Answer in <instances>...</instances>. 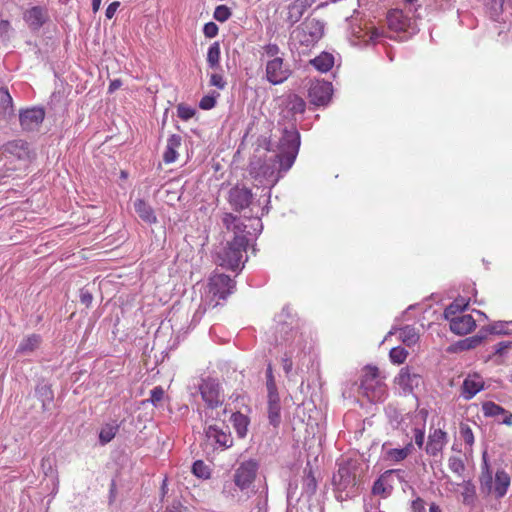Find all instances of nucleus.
Instances as JSON below:
<instances>
[{
  "instance_id": "1",
  "label": "nucleus",
  "mask_w": 512,
  "mask_h": 512,
  "mask_svg": "<svg viewBox=\"0 0 512 512\" xmlns=\"http://www.w3.org/2000/svg\"><path fill=\"white\" fill-rule=\"evenodd\" d=\"M33 160L27 142L14 140L3 145L0 155V177H10L16 171H25Z\"/></svg>"
},
{
  "instance_id": "2",
  "label": "nucleus",
  "mask_w": 512,
  "mask_h": 512,
  "mask_svg": "<svg viewBox=\"0 0 512 512\" xmlns=\"http://www.w3.org/2000/svg\"><path fill=\"white\" fill-rule=\"evenodd\" d=\"M298 153V144H292L288 151H283L265 158L263 163L258 161L251 162L252 172L256 177H263L272 181H277L282 172L288 171L296 159Z\"/></svg>"
},
{
  "instance_id": "3",
  "label": "nucleus",
  "mask_w": 512,
  "mask_h": 512,
  "mask_svg": "<svg viewBox=\"0 0 512 512\" xmlns=\"http://www.w3.org/2000/svg\"><path fill=\"white\" fill-rule=\"evenodd\" d=\"M248 246L246 235H235L232 241L218 253L219 265L230 270H236L242 264L243 255Z\"/></svg>"
},
{
  "instance_id": "4",
  "label": "nucleus",
  "mask_w": 512,
  "mask_h": 512,
  "mask_svg": "<svg viewBox=\"0 0 512 512\" xmlns=\"http://www.w3.org/2000/svg\"><path fill=\"white\" fill-rule=\"evenodd\" d=\"M360 389L370 401L377 402L384 398L386 386L380 377L378 367L367 365L363 369Z\"/></svg>"
},
{
  "instance_id": "5",
  "label": "nucleus",
  "mask_w": 512,
  "mask_h": 512,
  "mask_svg": "<svg viewBox=\"0 0 512 512\" xmlns=\"http://www.w3.org/2000/svg\"><path fill=\"white\" fill-rule=\"evenodd\" d=\"M235 287L234 281L225 274H215L210 277L208 283L207 297L209 306L216 307L220 300H225Z\"/></svg>"
},
{
  "instance_id": "6",
  "label": "nucleus",
  "mask_w": 512,
  "mask_h": 512,
  "mask_svg": "<svg viewBox=\"0 0 512 512\" xmlns=\"http://www.w3.org/2000/svg\"><path fill=\"white\" fill-rule=\"evenodd\" d=\"M295 39L305 47L314 46L323 36L324 26L315 18H307L294 31Z\"/></svg>"
},
{
  "instance_id": "7",
  "label": "nucleus",
  "mask_w": 512,
  "mask_h": 512,
  "mask_svg": "<svg viewBox=\"0 0 512 512\" xmlns=\"http://www.w3.org/2000/svg\"><path fill=\"white\" fill-rule=\"evenodd\" d=\"M258 463L255 460L243 461L235 469L234 483L240 490L248 489L255 481Z\"/></svg>"
},
{
  "instance_id": "8",
  "label": "nucleus",
  "mask_w": 512,
  "mask_h": 512,
  "mask_svg": "<svg viewBox=\"0 0 512 512\" xmlns=\"http://www.w3.org/2000/svg\"><path fill=\"white\" fill-rule=\"evenodd\" d=\"M266 79L273 85L282 84L292 74L291 69L285 64L282 57L270 59L266 63Z\"/></svg>"
},
{
  "instance_id": "9",
  "label": "nucleus",
  "mask_w": 512,
  "mask_h": 512,
  "mask_svg": "<svg viewBox=\"0 0 512 512\" xmlns=\"http://www.w3.org/2000/svg\"><path fill=\"white\" fill-rule=\"evenodd\" d=\"M387 24L390 30L395 32L414 31L415 21L402 10L393 9L387 14Z\"/></svg>"
},
{
  "instance_id": "10",
  "label": "nucleus",
  "mask_w": 512,
  "mask_h": 512,
  "mask_svg": "<svg viewBox=\"0 0 512 512\" xmlns=\"http://www.w3.org/2000/svg\"><path fill=\"white\" fill-rule=\"evenodd\" d=\"M308 96L312 104L317 106L325 105L331 99L332 86L325 81L312 83L308 91Z\"/></svg>"
},
{
  "instance_id": "11",
  "label": "nucleus",
  "mask_w": 512,
  "mask_h": 512,
  "mask_svg": "<svg viewBox=\"0 0 512 512\" xmlns=\"http://www.w3.org/2000/svg\"><path fill=\"white\" fill-rule=\"evenodd\" d=\"M200 393L203 401L211 409L217 408L222 405V399L220 394V385L214 380H206L200 386Z\"/></svg>"
},
{
  "instance_id": "12",
  "label": "nucleus",
  "mask_w": 512,
  "mask_h": 512,
  "mask_svg": "<svg viewBox=\"0 0 512 512\" xmlns=\"http://www.w3.org/2000/svg\"><path fill=\"white\" fill-rule=\"evenodd\" d=\"M309 6V0H291L282 12L283 20L290 26L294 25L300 21Z\"/></svg>"
},
{
  "instance_id": "13",
  "label": "nucleus",
  "mask_w": 512,
  "mask_h": 512,
  "mask_svg": "<svg viewBox=\"0 0 512 512\" xmlns=\"http://www.w3.org/2000/svg\"><path fill=\"white\" fill-rule=\"evenodd\" d=\"M45 118L42 108H31L20 113L21 127L26 131H34L39 128Z\"/></svg>"
},
{
  "instance_id": "14",
  "label": "nucleus",
  "mask_w": 512,
  "mask_h": 512,
  "mask_svg": "<svg viewBox=\"0 0 512 512\" xmlns=\"http://www.w3.org/2000/svg\"><path fill=\"white\" fill-rule=\"evenodd\" d=\"M450 323V329L457 335H465L472 332L476 327L474 318L469 315H453L445 317Z\"/></svg>"
},
{
  "instance_id": "15",
  "label": "nucleus",
  "mask_w": 512,
  "mask_h": 512,
  "mask_svg": "<svg viewBox=\"0 0 512 512\" xmlns=\"http://www.w3.org/2000/svg\"><path fill=\"white\" fill-rule=\"evenodd\" d=\"M447 444V433L441 428L431 429L425 451L428 455L437 456Z\"/></svg>"
},
{
  "instance_id": "16",
  "label": "nucleus",
  "mask_w": 512,
  "mask_h": 512,
  "mask_svg": "<svg viewBox=\"0 0 512 512\" xmlns=\"http://www.w3.org/2000/svg\"><path fill=\"white\" fill-rule=\"evenodd\" d=\"M252 197L253 195L250 189L235 186L229 192V203L235 210L241 211L250 205Z\"/></svg>"
},
{
  "instance_id": "17",
  "label": "nucleus",
  "mask_w": 512,
  "mask_h": 512,
  "mask_svg": "<svg viewBox=\"0 0 512 512\" xmlns=\"http://www.w3.org/2000/svg\"><path fill=\"white\" fill-rule=\"evenodd\" d=\"M48 18L47 9L42 6H33L23 14L24 21L33 30L40 29L47 22Z\"/></svg>"
},
{
  "instance_id": "18",
  "label": "nucleus",
  "mask_w": 512,
  "mask_h": 512,
  "mask_svg": "<svg viewBox=\"0 0 512 512\" xmlns=\"http://www.w3.org/2000/svg\"><path fill=\"white\" fill-rule=\"evenodd\" d=\"M484 388V380L477 373L468 374L461 387V395L464 399H472L478 392Z\"/></svg>"
},
{
  "instance_id": "19",
  "label": "nucleus",
  "mask_w": 512,
  "mask_h": 512,
  "mask_svg": "<svg viewBox=\"0 0 512 512\" xmlns=\"http://www.w3.org/2000/svg\"><path fill=\"white\" fill-rule=\"evenodd\" d=\"M421 378L418 374L412 373L409 367L400 369L395 378V383L404 391L412 392L420 384Z\"/></svg>"
},
{
  "instance_id": "20",
  "label": "nucleus",
  "mask_w": 512,
  "mask_h": 512,
  "mask_svg": "<svg viewBox=\"0 0 512 512\" xmlns=\"http://www.w3.org/2000/svg\"><path fill=\"white\" fill-rule=\"evenodd\" d=\"M399 472V470H388L384 472L373 484L372 493L374 495H380L382 497H388L393 490V486L389 483L390 477Z\"/></svg>"
},
{
  "instance_id": "21",
  "label": "nucleus",
  "mask_w": 512,
  "mask_h": 512,
  "mask_svg": "<svg viewBox=\"0 0 512 512\" xmlns=\"http://www.w3.org/2000/svg\"><path fill=\"white\" fill-rule=\"evenodd\" d=\"M206 436L209 440L223 448L230 447L233 442L230 433L223 431L215 425H210L206 429Z\"/></svg>"
},
{
  "instance_id": "22",
  "label": "nucleus",
  "mask_w": 512,
  "mask_h": 512,
  "mask_svg": "<svg viewBox=\"0 0 512 512\" xmlns=\"http://www.w3.org/2000/svg\"><path fill=\"white\" fill-rule=\"evenodd\" d=\"M268 418L271 425L277 427L281 421V405L278 393L268 394Z\"/></svg>"
},
{
  "instance_id": "23",
  "label": "nucleus",
  "mask_w": 512,
  "mask_h": 512,
  "mask_svg": "<svg viewBox=\"0 0 512 512\" xmlns=\"http://www.w3.org/2000/svg\"><path fill=\"white\" fill-rule=\"evenodd\" d=\"M182 144V137L178 134L171 135L167 140L166 149L163 154V160L166 164L173 163L177 160L178 149Z\"/></svg>"
},
{
  "instance_id": "24",
  "label": "nucleus",
  "mask_w": 512,
  "mask_h": 512,
  "mask_svg": "<svg viewBox=\"0 0 512 512\" xmlns=\"http://www.w3.org/2000/svg\"><path fill=\"white\" fill-rule=\"evenodd\" d=\"M134 209L138 216L147 224H155L157 217L153 208L143 199H137L134 202Z\"/></svg>"
},
{
  "instance_id": "25",
  "label": "nucleus",
  "mask_w": 512,
  "mask_h": 512,
  "mask_svg": "<svg viewBox=\"0 0 512 512\" xmlns=\"http://www.w3.org/2000/svg\"><path fill=\"white\" fill-rule=\"evenodd\" d=\"M510 476L504 470H498L495 474L494 493L496 497L502 498L510 486Z\"/></svg>"
},
{
  "instance_id": "26",
  "label": "nucleus",
  "mask_w": 512,
  "mask_h": 512,
  "mask_svg": "<svg viewBox=\"0 0 512 512\" xmlns=\"http://www.w3.org/2000/svg\"><path fill=\"white\" fill-rule=\"evenodd\" d=\"M310 63L315 67L316 70L322 73H326L334 65V57L330 53L322 52L320 55L312 59Z\"/></svg>"
},
{
  "instance_id": "27",
  "label": "nucleus",
  "mask_w": 512,
  "mask_h": 512,
  "mask_svg": "<svg viewBox=\"0 0 512 512\" xmlns=\"http://www.w3.org/2000/svg\"><path fill=\"white\" fill-rule=\"evenodd\" d=\"M231 421L238 436L245 437L248 431L249 418L240 412H236L232 414Z\"/></svg>"
},
{
  "instance_id": "28",
  "label": "nucleus",
  "mask_w": 512,
  "mask_h": 512,
  "mask_svg": "<svg viewBox=\"0 0 512 512\" xmlns=\"http://www.w3.org/2000/svg\"><path fill=\"white\" fill-rule=\"evenodd\" d=\"M41 343V337L38 334H31L24 338L17 348V353H30L36 350Z\"/></svg>"
},
{
  "instance_id": "29",
  "label": "nucleus",
  "mask_w": 512,
  "mask_h": 512,
  "mask_svg": "<svg viewBox=\"0 0 512 512\" xmlns=\"http://www.w3.org/2000/svg\"><path fill=\"white\" fill-rule=\"evenodd\" d=\"M13 114V101L6 88H0V117L6 118Z\"/></svg>"
},
{
  "instance_id": "30",
  "label": "nucleus",
  "mask_w": 512,
  "mask_h": 512,
  "mask_svg": "<svg viewBox=\"0 0 512 512\" xmlns=\"http://www.w3.org/2000/svg\"><path fill=\"white\" fill-rule=\"evenodd\" d=\"M470 299L466 297L456 298L444 311L445 317H451L461 313L469 305Z\"/></svg>"
},
{
  "instance_id": "31",
  "label": "nucleus",
  "mask_w": 512,
  "mask_h": 512,
  "mask_svg": "<svg viewBox=\"0 0 512 512\" xmlns=\"http://www.w3.org/2000/svg\"><path fill=\"white\" fill-rule=\"evenodd\" d=\"M400 340L407 346L415 345L419 340V334L412 326H405L399 330Z\"/></svg>"
},
{
  "instance_id": "32",
  "label": "nucleus",
  "mask_w": 512,
  "mask_h": 512,
  "mask_svg": "<svg viewBox=\"0 0 512 512\" xmlns=\"http://www.w3.org/2000/svg\"><path fill=\"white\" fill-rule=\"evenodd\" d=\"M287 107L293 114H302L305 112L306 103L300 96L291 94L287 99Z\"/></svg>"
},
{
  "instance_id": "33",
  "label": "nucleus",
  "mask_w": 512,
  "mask_h": 512,
  "mask_svg": "<svg viewBox=\"0 0 512 512\" xmlns=\"http://www.w3.org/2000/svg\"><path fill=\"white\" fill-rule=\"evenodd\" d=\"M460 439L465 443L469 450H472L474 445V434L472 428L468 423H460L459 426Z\"/></svg>"
},
{
  "instance_id": "34",
  "label": "nucleus",
  "mask_w": 512,
  "mask_h": 512,
  "mask_svg": "<svg viewBox=\"0 0 512 512\" xmlns=\"http://www.w3.org/2000/svg\"><path fill=\"white\" fill-rule=\"evenodd\" d=\"M413 444L408 443L404 448L401 449H390L387 451V457L395 462H400L407 458V456L412 452Z\"/></svg>"
},
{
  "instance_id": "35",
  "label": "nucleus",
  "mask_w": 512,
  "mask_h": 512,
  "mask_svg": "<svg viewBox=\"0 0 512 512\" xmlns=\"http://www.w3.org/2000/svg\"><path fill=\"white\" fill-rule=\"evenodd\" d=\"M222 222L227 230H232L235 235H239L237 232H242L243 224L239 221V218L231 213H225Z\"/></svg>"
},
{
  "instance_id": "36",
  "label": "nucleus",
  "mask_w": 512,
  "mask_h": 512,
  "mask_svg": "<svg viewBox=\"0 0 512 512\" xmlns=\"http://www.w3.org/2000/svg\"><path fill=\"white\" fill-rule=\"evenodd\" d=\"M119 426L116 424H106L102 427L99 433V441L102 445H105L112 441L115 437Z\"/></svg>"
},
{
  "instance_id": "37",
  "label": "nucleus",
  "mask_w": 512,
  "mask_h": 512,
  "mask_svg": "<svg viewBox=\"0 0 512 512\" xmlns=\"http://www.w3.org/2000/svg\"><path fill=\"white\" fill-rule=\"evenodd\" d=\"M207 63L211 68L219 67L220 63V44L219 42H214L210 45L207 52Z\"/></svg>"
},
{
  "instance_id": "38",
  "label": "nucleus",
  "mask_w": 512,
  "mask_h": 512,
  "mask_svg": "<svg viewBox=\"0 0 512 512\" xmlns=\"http://www.w3.org/2000/svg\"><path fill=\"white\" fill-rule=\"evenodd\" d=\"M482 412L485 417H498L504 412V408L492 401L482 404Z\"/></svg>"
},
{
  "instance_id": "39",
  "label": "nucleus",
  "mask_w": 512,
  "mask_h": 512,
  "mask_svg": "<svg viewBox=\"0 0 512 512\" xmlns=\"http://www.w3.org/2000/svg\"><path fill=\"white\" fill-rule=\"evenodd\" d=\"M192 473L201 479H208L211 476V471L208 465L202 460H197L193 463Z\"/></svg>"
},
{
  "instance_id": "40",
  "label": "nucleus",
  "mask_w": 512,
  "mask_h": 512,
  "mask_svg": "<svg viewBox=\"0 0 512 512\" xmlns=\"http://www.w3.org/2000/svg\"><path fill=\"white\" fill-rule=\"evenodd\" d=\"M408 351L403 347H394L390 350L389 357L394 364H403L407 359Z\"/></svg>"
},
{
  "instance_id": "41",
  "label": "nucleus",
  "mask_w": 512,
  "mask_h": 512,
  "mask_svg": "<svg viewBox=\"0 0 512 512\" xmlns=\"http://www.w3.org/2000/svg\"><path fill=\"white\" fill-rule=\"evenodd\" d=\"M448 467L457 476H463L465 471V464L460 457L451 456L448 460Z\"/></svg>"
},
{
  "instance_id": "42",
  "label": "nucleus",
  "mask_w": 512,
  "mask_h": 512,
  "mask_svg": "<svg viewBox=\"0 0 512 512\" xmlns=\"http://www.w3.org/2000/svg\"><path fill=\"white\" fill-rule=\"evenodd\" d=\"M232 15L229 7L226 5H219L215 8L213 17L219 22L227 21Z\"/></svg>"
},
{
  "instance_id": "43",
  "label": "nucleus",
  "mask_w": 512,
  "mask_h": 512,
  "mask_svg": "<svg viewBox=\"0 0 512 512\" xmlns=\"http://www.w3.org/2000/svg\"><path fill=\"white\" fill-rule=\"evenodd\" d=\"M219 97V93L213 92L210 95L204 96L199 103V107L203 110H209L215 107L216 98Z\"/></svg>"
},
{
  "instance_id": "44",
  "label": "nucleus",
  "mask_w": 512,
  "mask_h": 512,
  "mask_svg": "<svg viewBox=\"0 0 512 512\" xmlns=\"http://www.w3.org/2000/svg\"><path fill=\"white\" fill-rule=\"evenodd\" d=\"M266 378H267L266 387H267L268 394L278 393L271 364H269L267 367Z\"/></svg>"
},
{
  "instance_id": "45",
  "label": "nucleus",
  "mask_w": 512,
  "mask_h": 512,
  "mask_svg": "<svg viewBox=\"0 0 512 512\" xmlns=\"http://www.w3.org/2000/svg\"><path fill=\"white\" fill-rule=\"evenodd\" d=\"M463 502L469 504L473 501L475 496V487L470 482L464 484Z\"/></svg>"
},
{
  "instance_id": "46",
  "label": "nucleus",
  "mask_w": 512,
  "mask_h": 512,
  "mask_svg": "<svg viewBox=\"0 0 512 512\" xmlns=\"http://www.w3.org/2000/svg\"><path fill=\"white\" fill-rule=\"evenodd\" d=\"M163 397L164 389L161 386L153 388L150 392V401L153 405H157L160 401H162Z\"/></svg>"
},
{
  "instance_id": "47",
  "label": "nucleus",
  "mask_w": 512,
  "mask_h": 512,
  "mask_svg": "<svg viewBox=\"0 0 512 512\" xmlns=\"http://www.w3.org/2000/svg\"><path fill=\"white\" fill-rule=\"evenodd\" d=\"M263 50H264L265 54L268 57H270L271 59L276 58V57H280L279 56L280 48L275 43H269V44L265 45L263 47Z\"/></svg>"
},
{
  "instance_id": "48",
  "label": "nucleus",
  "mask_w": 512,
  "mask_h": 512,
  "mask_svg": "<svg viewBox=\"0 0 512 512\" xmlns=\"http://www.w3.org/2000/svg\"><path fill=\"white\" fill-rule=\"evenodd\" d=\"M219 28L214 22H208L204 25L203 33L207 38H213L218 34Z\"/></svg>"
},
{
  "instance_id": "49",
  "label": "nucleus",
  "mask_w": 512,
  "mask_h": 512,
  "mask_svg": "<svg viewBox=\"0 0 512 512\" xmlns=\"http://www.w3.org/2000/svg\"><path fill=\"white\" fill-rule=\"evenodd\" d=\"M210 85L219 89H224L226 86V81L221 74L215 73L210 76Z\"/></svg>"
},
{
  "instance_id": "50",
  "label": "nucleus",
  "mask_w": 512,
  "mask_h": 512,
  "mask_svg": "<svg viewBox=\"0 0 512 512\" xmlns=\"http://www.w3.org/2000/svg\"><path fill=\"white\" fill-rule=\"evenodd\" d=\"M511 348H512V342H506V341L499 342L494 346V354L495 355H503Z\"/></svg>"
},
{
  "instance_id": "51",
  "label": "nucleus",
  "mask_w": 512,
  "mask_h": 512,
  "mask_svg": "<svg viewBox=\"0 0 512 512\" xmlns=\"http://www.w3.org/2000/svg\"><path fill=\"white\" fill-rule=\"evenodd\" d=\"M481 342V338L479 337H470L463 340L460 345L462 349H472L479 345Z\"/></svg>"
},
{
  "instance_id": "52",
  "label": "nucleus",
  "mask_w": 512,
  "mask_h": 512,
  "mask_svg": "<svg viewBox=\"0 0 512 512\" xmlns=\"http://www.w3.org/2000/svg\"><path fill=\"white\" fill-rule=\"evenodd\" d=\"M411 511L412 512H425V501L417 497L411 503Z\"/></svg>"
},
{
  "instance_id": "53",
  "label": "nucleus",
  "mask_w": 512,
  "mask_h": 512,
  "mask_svg": "<svg viewBox=\"0 0 512 512\" xmlns=\"http://www.w3.org/2000/svg\"><path fill=\"white\" fill-rule=\"evenodd\" d=\"M424 439H425L424 430L420 429V428H415L414 429V440H415V444L419 448H422V446L424 445Z\"/></svg>"
},
{
  "instance_id": "54",
  "label": "nucleus",
  "mask_w": 512,
  "mask_h": 512,
  "mask_svg": "<svg viewBox=\"0 0 512 512\" xmlns=\"http://www.w3.org/2000/svg\"><path fill=\"white\" fill-rule=\"evenodd\" d=\"M93 301L92 294L87 290H81L80 292V302L85 305L87 308L91 306Z\"/></svg>"
},
{
  "instance_id": "55",
  "label": "nucleus",
  "mask_w": 512,
  "mask_h": 512,
  "mask_svg": "<svg viewBox=\"0 0 512 512\" xmlns=\"http://www.w3.org/2000/svg\"><path fill=\"white\" fill-rule=\"evenodd\" d=\"M194 115V110L188 107L179 106L178 107V116L183 120H188L192 118Z\"/></svg>"
},
{
  "instance_id": "56",
  "label": "nucleus",
  "mask_w": 512,
  "mask_h": 512,
  "mask_svg": "<svg viewBox=\"0 0 512 512\" xmlns=\"http://www.w3.org/2000/svg\"><path fill=\"white\" fill-rule=\"evenodd\" d=\"M281 362H282V366H283L285 373L288 375L292 371V368H293L292 357L288 354H285L282 357Z\"/></svg>"
},
{
  "instance_id": "57",
  "label": "nucleus",
  "mask_w": 512,
  "mask_h": 512,
  "mask_svg": "<svg viewBox=\"0 0 512 512\" xmlns=\"http://www.w3.org/2000/svg\"><path fill=\"white\" fill-rule=\"evenodd\" d=\"M119 6H120L119 1H114V2L110 3L105 12L106 18L112 19L115 15L117 9L119 8Z\"/></svg>"
},
{
  "instance_id": "58",
  "label": "nucleus",
  "mask_w": 512,
  "mask_h": 512,
  "mask_svg": "<svg viewBox=\"0 0 512 512\" xmlns=\"http://www.w3.org/2000/svg\"><path fill=\"white\" fill-rule=\"evenodd\" d=\"M12 26L8 20H0V36H7Z\"/></svg>"
},
{
  "instance_id": "59",
  "label": "nucleus",
  "mask_w": 512,
  "mask_h": 512,
  "mask_svg": "<svg viewBox=\"0 0 512 512\" xmlns=\"http://www.w3.org/2000/svg\"><path fill=\"white\" fill-rule=\"evenodd\" d=\"M502 419L499 421L501 424H504L506 426H512V413L506 409H504V412L500 415Z\"/></svg>"
},
{
  "instance_id": "60",
  "label": "nucleus",
  "mask_w": 512,
  "mask_h": 512,
  "mask_svg": "<svg viewBox=\"0 0 512 512\" xmlns=\"http://www.w3.org/2000/svg\"><path fill=\"white\" fill-rule=\"evenodd\" d=\"M338 475L341 477V479L345 478L347 480V484L343 486L344 488H346L348 484L354 481V479H350V472L348 468H340L338 470Z\"/></svg>"
},
{
  "instance_id": "61",
  "label": "nucleus",
  "mask_w": 512,
  "mask_h": 512,
  "mask_svg": "<svg viewBox=\"0 0 512 512\" xmlns=\"http://www.w3.org/2000/svg\"><path fill=\"white\" fill-rule=\"evenodd\" d=\"M165 512H189V510L181 504H173L168 507Z\"/></svg>"
},
{
  "instance_id": "62",
  "label": "nucleus",
  "mask_w": 512,
  "mask_h": 512,
  "mask_svg": "<svg viewBox=\"0 0 512 512\" xmlns=\"http://www.w3.org/2000/svg\"><path fill=\"white\" fill-rule=\"evenodd\" d=\"M491 332L496 334H505L506 330H504V324L502 323H495L491 327Z\"/></svg>"
},
{
  "instance_id": "63",
  "label": "nucleus",
  "mask_w": 512,
  "mask_h": 512,
  "mask_svg": "<svg viewBox=\"0 0 512 512\" xmlns=\"http://www.w3.org/2000/svg\"><path fill=\"white\" fill-rule=\"evenodd\" d=\"M121 85H122L121 80H119V79L113 80V81H111L108 90L110 93H112V92L116 91L117 89H119L121 87Z\"/></svg>"
},
{
  "instance_id": "64",
  "label": "nucleus",
  "mask_w": 512,
  "mask_h": 512,
  "mask_svg": "<svg viewBox=\"0 0 512 512\" xmlns=\"http://www.w3.org/2000/svg\"><path fill=\"white\" fill-rule=\"evenodd\" d=\"M429 512H442V510L436 503H432L429 506Z\"/></svg>"
}]
</instances>
